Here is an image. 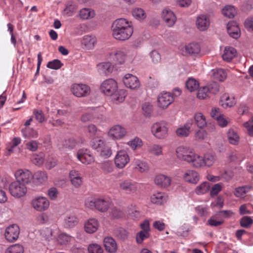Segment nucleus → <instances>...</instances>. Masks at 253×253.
I'll use <instances>...</instances> for the list:
<instances>
[{
	"instance_id": "nucleus-1",
	"label": "nucleus",
	"mask_w": 253,
	"mask_h": 253,
	"mask_svg": "<svg viewBox=\"0 0 253 253\" xmlns=\"http://www.w3.org/2000/svg\"><path fill=\"white\" fill-rule=\"evenodd\" d=\"M112 29L113 37L122 41L129 39L133 32L132 22L125 18H120L114 21Z\"/></svg>"
},
{
	"instance_id": "nucleus-2",
	"label": "nucleus",
	"mask_w": 253,
	"mask_h": 253,
	"mask_svg": "<svg viewBox=\"0 0 253 253\" xmlns=\"http://www.w3.org/2000/svg\"><path fill=\"white\" fill-rule=\"evenodd\" d=\"M152 134L158 139L166 138L169 134V125L166 121H162L154 123L151 128Z\"/></svg>"
},
{
	"instance_id": "nucleus-3",
	"label": "nucleus",
	"mask_w": 253,
	"mask_h": 253,
	"mask_svg": "<svg viewBox=\"0 0 253 253\" xmlns=\"http://www.w3.org/2000/svg\"><path fill=\"white\" fill-rule=\"evenodd\" d=\"M114 164L116 168L123 169L130 162V157L126 150L122 149L117 152L114 159Z\"/></svg>"
},
{
	"instance_id": "nucleus-4",
	"label": "nucleus",
	"mask_w": 253,
	"mask_h": 253,
	"mask_svg": "<svg viewBox=\"0 0 253 253\" xmlns=\"http://www.w3.org/2000/svg\"><path fill=\"white\" fill-rule=\"evenodd\" d=\"M10 194L15 198H21L24 196L27 192V188L25 184L15 181L11 183L9 186Z\"/></svg>"
},
{
	"instance_id": "nucleus-5",
	"label": "nucleus",
	"mask_w": 253,
	"mask_h": 253,
	"mask_svg": "<svg viewBox=\"0 0 253 253\" xmlns=\"http://www.w3.org/2000/svg\"><path fill=\"white\" fill-rule=\"evenodd\" d=\"M32 207L37 211L42 212L47 211L49 207L50 202L48 199L43 196H37L31 202Z\"/></svg>"
},
{
	"instance_id": "nucleus-6",
	"label": "nucleus",
	"mask_w": 253,
	"mask_h": 253,
	"mask_svg": "<svg viewBox=\"0 0 253 253\" xmlns=\"http://www.w3.org/2000/svg\"><path fill=\"white\" fill-rule=\"evenodd\" d=\"M118 87L117 82L113 79H109L101 83L100 89L105 95L111 96L117 90Z\"/></svg>"
},
{
	"instance_id": "nucleus-7",
	"label": "nucleus",
	"mask_w": 253,
	"mask_h": 253,
	"mask_svg": "<svg viewBox=\"0 0 253 253\" xmlns=\"http://www.w3.org/2000/svg\"><path fill=\"white\" fill-rule=\"evenodd\" d=\"M179 50L183 55H190L197 56L201 55V47L197 42H191L185 46H180Z\"/></svg>"
},
{
	"instance_id": "nucleus-8",
	"label": "nucleus",
	"mask_w": 253,
	"mask_h": 253,
	"mask_svg": "<svg viewBox=\"0 0 253 253\" xmlns=\"http://www.w3.org/2000/svg\"><path fill=\"white\" fill-rule=\"evenodd\" d=\"M73 94L77 97H84L88 96L90 93V88L84 84H74L71 86Z\"/></svg>"
},
{
	"instance_id": "nucleus-9",
	"label": "nucleus",
	"mask_w": 253,
	"mask_h": 253,
	"mask_svg": "<svg viewBox=\"0 0 253 253\" xmlns=\"http://www.w3.org/2000/svg\"><path fill=\"white\" fill-rule=\"evenodd\" d=\"M76 156L79 161L85 165L92 164L95 161L94 156L90 151L87 149H79Z\"/></svg>"
},
{
	"instance_id": "nucleus-10",
	"label": "nucleus",
	"mask_w": 253,
	"mask_h": 253,
	"mask_svg": "<svg viewBox=\"0 0 253 253\" xmlns=\"http://www.w3.org/2000/svg\"><path fill=\"white\" fill-rule=\"evenodd\" d=\"M125 85L132 90L138 89L140 85V82L137 77L131 74H126L123 79Z\"/></svg>"
},
{
	"instance_id": "nucleus-11",
	"label": "nucleus",
	"mask_w": 253,
	"mask_h": 253,
	"mask_svg": "<svg viewBox=\"0 0 253 253\" xmlns=\"http://www.w3.org/2000/svg\"><path fill=\"white\" fill-rule=\"evenodd\" d=\"M126 134V129L120 125L113 126L108 131V136L112 139L116 140L123 138Z\"/></svg>"
},
{
	"instance_id": "nucleus-12",
	"label": "nucleus",
	"mask_w": 253,
	"mask_h": 253,
	"mask_svg": "<svg viewBox=\"0 0 253 253\" xmlns=\"http://www.w3.org/2000/svg\"><path fill=\"white\" fill-rule=\"evenodd\" d=\"M16 181H19L22 183L28 184L30 182L33 178L32 172L27 169H19L15 173Z\"/></svg>"
},
{
	"instance_id": "nucleus-13",
	"label": "nucleus",
	"mask_w": 253,
	"mask_h": 253,
	"mask_svg": "<svg viewBox=\"0 0 253 253\" xmlns=\"http://www.w3.org/2000/svg\"><path fill=\"white\" fill-rule=\"evenodd\" d=\"M173 95L168 92L161 93L158 97V106L163 109L167 108L173 101Z\"/></svg>"
},
{
	"instance_id": "nucleus-14",
	"label": "nucleus",
	"mask_w": 253,
	"mask_h": 253,
	"mask_svg": "<svg viewBox=\"0 0 253 253\" xmlns=\"http://www.w3.org/2000/svg\"><path fill=\"white\" fill-rule=\"evenodd\" d=\"M19 232V228L17 225H11L5 229V238L8 242H14L18 238Z\"/></svg>"
},
{
	"instance_id": "nucleus-15",
	"label": "nucleus",
	"mask_w": 253,
	"mask_h": 253,
	"mask_svg": "<svg viewBox=\"0 0 253 253\" xmlns=\"http://www.w3.org/2000/svg\"><path fill=\"white\" fill-rule=\"evenodd\" d=\"M120 188L127 194L134 193L137 190V183L130 179H126L121 182Z\"/></svg>"
},
{
	"instance_id": "nucleus-16",
	"label": "nucleus",
	"mask_w": 253,
	"mask_h": 253,
	"mask_svg": "<svg viewBox=\"0 0 253 253\" xmlns=\"http://www.w3.org/2000/svg\"><path fill=\"white\" fill-rule=\"evenodd\" d=\"M69 177L71 184L75 188H79L83 184V178L79 171L76 169L70 170Z\"/></svg>"
},
{
	"instance_id": "nucleus-17",
	"label": "nucleus",
	"mask_w": 253,
	"mask_h": 253,
	"mask_svg": "<svg viewBox=\"0 0 253 253\" xmlns=\"http://www.w3.org/2000/svg\"><path fill=\"white\" fill-rule=\"evenodd\" d=\"M99 227L98 220L95 218H89L84 223V230L88 234H93L96 232Z\"/></svg>"
},
{
	"instance_id": "nucleus-18",
	"label": "nucleus",
	"mask_w": 253,
	"mask_h": 253,
	"mask_svg": "<svg viewBox=\"0 0 253 253\" xmlns=\"http://www.w3.org/2000/svg\"><path fill=\"white\" fill-rule=\"evenodd\" d=\"M236 103V100L234 96L229 93L222 94L220 99L219 104L224 109L231 108Z\"/></svg>"
},
{
	"instance_id": "nucleus-19",
	"label": "nucleus",
	"mask_w": 253,
	"mask_h": 253,
	"mask_svg": "<svg viewBox=\"0 0 253 253\" xmlns=\"http://www.w3.org/2000/svg\"><path fill=\"white\" fill-rule=\"evenodd\" d=\"M154 182L158 186L161 188H167L170 185L171 179L168 175L158 174L156 175Z\"/></svg>"
},
{
	"instance_id": "nucleus-20",
	"label": "nucleus",
	"mask_w": 253,
	"mask_h": 253,
	"mask_svg": "<svg viewBox=\"0 0 253 253\" xmlns=\"http://www.w3.org/2000/svg\"><path fill=\"white\" fill-rule=\"evenodd\" d=\"M134 169L141 173L147 172L149 170L148 163L139 159H134L132 162Z\"/></svg>"
},
{
	"instance_id": "nucleus-21",
	"label": "nucleus",
	"mask_w": 253,
	"mask_h": 253,
	"mask_svg": "<svg viewBox=\"0 0 253 253\" xmlns=\"http://www.w3.org/2000/svg\"><path fill=\"white\" fill-rule=\"evenodd\" d=\"M79 222V219L73 213H67L65 214L63 224L64 227L70 228L75 226Z\"/></svg>"
},
{
	"instance_id": "nucleus-22",
	"label": "nucleus",
	"mask_w": 253,
	"mask_h": 253,
	"mask_svg": "<svg viewBox=\"0 0 253 253\" xmlns=\"http://www.w3.org/2000/svg\"><path fill=\"white\" fill-rule=\"evenodd\" d=\"M111 202L107 198H97L96 210L101 212H106L110 208Z\"/></svg>"
},
{
	"instance_id": "nucleus-23",
	"label": "nucleus",
	"mask_w": 253,
	"mask_h": 253,
	"mask_svg": "<svg viewBox=\"0 0 253 253\" xmlns=\"http://www.w3.org/2000/svg\"><path fill=\"white\" fill-rule=\"evenodd\" d=\"M176 152L179 159L187 162L194 152L189 148L180 146L176 149Z\"/></svg>"
},
{
	"instance_id": "nucleus-24",
	"label": "nucleus",
	"mask_w": 253,
	"mask_h": 253,
	"mask_svg": "<svg viewBox=\"0 0 253 253\" xmlns=\"http://www.w3.org/2000/svg\"><path fill=\"white\" fill-rule=\"evenodd\" d=\"M227 30L229 35L234 39H237L240 36V29L235 21H232L228 23Z\"/></svg>"
},
{
	"instance_id": "nucleus-25",
	"label": "nucleus",
	"mask_w": 253,
	"mask_h": 253,
	"mask_svg": "<svg viewBox=\"0 0 253 253\" xmlns=\"http://www.w3.org/2000/svg\"><path fill=\"white\" fill-rule=\"evenodd\" d=\"M104 246L106 251L109 253H115L118 249L116 241L111 237L104 238Z\"/></svg>"
},
{
	"instance_id": "nucleus-26",
	"label": "nucleus",
	"mask_w": 253,
	"mask_h": 253,
	"mask_svg": "<svg viewBox=\"0 0 253 253\" xmlns=\"http://www.w3.org/2000/svg\"><path fill=\"white\" fill-rule=\"evenodd\" d=\"M210 24L208 16L202 14L197 18L196 25L197 28L200 31H205L209 27Z\"/></svg>"
},
{
	"instance_id": "nucleus-27",
	"label": "nucleus",
	"mask_w": 253,
	"mask_h": 253,
	"mask_svg": "<svg viewBox=\"0 0 253 253\" xmlns=\"http://www.w3.org/2000/svg\"><path fill=\"white\" fill-rule=\"evenodd\" d=\"M110 57L116 64H123L126 62L127 55L124 50H119L112 52L110 54Z\"/></svg>"
},
{
	"instance_id": "nucleus-28",
	"label": "nucleus",
	"mask_w": 253,
	"mask_h": 253,
	"mask_svg": "<svg viewBox=\"0 0 253 253\" xmlns=\"http://www.w3.org/2000/svg\"><path fill=\"white\" fill-rule=\"evenodd\" d=\"M183 179L186 182L196 184L199 181V174L194 170H187L183 176Z\"/></svg>"
},
{
	"instance_id": "nucleus-29",
	"label": "nucleus",
	"mask_w": 253,
	"mask_h": 253,
	"mask_svg": "<svg viewBox=\"0 0 253 253\" xmlns=\"http://www.w3.org/2000/svg\"><path fill=\"white\" fill-rule=\"evenodd\" d=\"M97 42L96 38L92 35H85L84 36L82 40V44L86 49L93 48Z\"/></svg>"
},
{
	"instance_id": "nucleus-30",
	"label": "nucleus",
	"mask_w": 253,
	"mask_h": 253,
	"mask_svg": "<svg viewBox=\"0 0 253 253\" xmlns=\"http://www.w3.org/2000/svg\"><path fill=\"white\" fill-rule=\"evenodd\" d=\"M237 54V52L235 48L231 46H226L222 56L224 61L230 62L236 56Z\"/></svg>"
},
{
	"instance_id": "nucleus-31",
	"label": "nucleus",
	"mask_w": 253,
	"mask_h": 253,
	"mask_svg": "<svg viewBox=\"0 0 253 253\" xmlns=\"http://www.w3.org/2000/svg\"><path fill=\"white\" fill-rule=\"evenodd\" d=\"M162 16L167 25L172 27L174 25V13L169 8H166L163 11Z\"/></svg>"
},
{
	"instance_id": "nucleus-32",
	"label": "nucleus",
	"mask_w": 253,
	"mask_h": 253,
	"mask_svg": "<svg viewBox=\"0 0 253 253\" xmlns=\"http://www.w3.org/2000/svg\"><path fill=\"white\" fill-rule=\"evenodd\" d=\"M187 162L196 168L204 167L203 157L196 154L194 152L193 153Z\"/></svg>"
},
{
	"instance_id": "nucleus-33",
	"label": "nucleus",
	"mask_w": 253,
	"mask_h": 253,
	"mask_svg": "<svg viewBox=\"0 0 253 253\" xmlns=\"http://www.w3.org/2000/svg\"><path fill=\"white\" fill-rule=\"evenodd\" d=\"M112 99L115 103H120L123 102L126 95L127 92L126 89H118L112 95Z\"/></svg>"
},
{
	"instance_id": "nucleus-34",
	"label": "nucleus",
	"mask_w": 253,
	"mask_h": 253,
	"mask_svg": "<svg viewBox=\"0 0 253 253\" xmlns=\"http://www.w3.org/2000/svg\"><path fill=\"white\" fill-rule=\"evenodd\" d=\"M167 196L162 192L154 193L151 196V202L157 205L164 204L167 201Z\"/></svg>"
},
{
	"instance_id": "nucleus-35",
	"label": "nucleus",
	"mask_w": 253,
	"mask_h": 253,
	"mask_svg": "<svg viewBox=\"0 0 253 253\" xmlns=\"http://www.w3.org/2000/svg\"><path fill=\"white\" fill-rule=\"evenodd\" d=\"M97 68L101 74L107 75L112 72L113 66L110 62H106L98 64Z\"/></svg>"
},
{
	"instance_id": "nucleus-36",
	"label": "nucleus",
	"mask_w": 253,
	"mask_h": 253,
	"mask_svg": "<svg viewBox=\"0 0 253 253\" xmlns=\"http://www.w3.org/2000/svg\"><path fill=\"white\" fill-rule=\"evenodd\" d=\"M204 167H211L212 166L216 161V156L212 153H207L203 157Z\"/></svg>"
},
{
	"instance_id": "nucleus-37",
	"label": "nucleus",
	"mask_w": 253,
	"mask_h": 253,
	"mask_svg": "<svg viewBox=\"0 0 253 253\" xmlns=\"http://www.w3.org/2000/svg\"><path fill=\"white\" fill-rule=\"evenodd\" d=\"M74 239L71 236L65 233H61L58 235L57 241L60 245H67L72 242Z\"/></svg>"
},
{
	"instance_id": "nucleus-38",
	"label": "nucleus",
	"mask_w": 253,
	"mask_h": 253,
	"mask_svg": "<svg viewBox=\"0 0 253 253\" xmlns=\"http://www.w3.org/2000/svg\"><path fill=\"white\" fill-rule=\"evenodd\" d=\"M192 125V122H187L183 126L178 128L176 131L178 136L180 137H187L188 136Z\"/></svg>"
},
{
	"instance_id": "nucleus-39",
	"label": "nucleus",
	"mask_w": 253,
	"mask_h": 253,
	"mask_svg": "<svg viewBox=\"0 0 253 253\" xmlns=\"http://www.w3.org/2000/svg\"><path fill=\"white\" fill-rule=\"evenodd\" d=\"M33 178L38 184H42L47 181L48 176L45 171H38L33 175Z\"/></svg>"
},
{
	"instance_id": "nucleus-40",
	"label": "nucleus",
	"mask_w": 253,
	"mask_h": 253,
	"mask_svg": "<svg viewBox=\"0 0 253 253\" xmlns=\"http://www.w3.org/2000/svg\"><path fill=\"white\" fill-rule=\"evenodd\" d=\"M31 160L34 164L38 167H41L44 162L45 155L42 152L38 154H34L32 155Z\"/></svg>"
},
{
	"instance_id": "nucleus-41",
	"label": "nucleus",
	"mask_w": 253,
	"mask_h": 253,
	"mask_svg": "<svg viewBox=\"0 0 253 253\" xmlns=\"http://www.w3.org/2000/svg\"><path fill=\"white\" fill-rule=\"evenodd\" d=\"M105 144L104 141L101 138L100 135L91 138L90 141L91 147L97 151H98Z\"/></svg>"
},
{
	"instance_id": "nucleus-42",
	"label": "nucleus",
	"mask_w": 253,
	"mask_h": 253,
	"mask_svg": "<svg viewBox=\"0 0 253 253\" xmlns=\"http://www.w3.org/2000/svg\"><path fill=\"white\" fill-rule=\"evenodd\" d=\"M79 16L83 20H87L93 18L95 16L94 10L88 8H84L80 10Z\"/></svg>"
},
{
	"instance_id": "nucleus-43",
	"label": "nucleus",
	"mask_w": 253,
	"mask_h": 253,
	"mask_svg": "<svg viewBox=\"0 0 253 253\" xmlns=\"http://www.w3.org/2000/svg\"><path fill=\"white\" fill-rule=\"evenodd\" d=\"M194 120L200 128H203L207 125V121L205 116L201 112H197L194 115Z\"/></svg>"
},
{
	"instance_id": "nucleus-44",
	"label": "nucleus",
	"mask_w": 253,
	"mask_h": 253,
	"mask_svg": "<svg viewBox=\"0 0 253 253\" xmlns=\"http://www.w3.org/2000/svg\"><path fill=\"white\" fill-rule=\"evenodd\" d=\"M21 133L25 138H36L38 137V132L33 128L26 127L21 129Z\"/></svg>"
},
{
	"instance_id": "nucleus-45",
	"label": "nucleus",
	"mask_w": 253,
	"mask_h": 253,
	"mask_svg": "<svg viewBox=\"0 0 253 253\" xmlns=\"http://www.w3.org/2000/svg\"><path fill=\"white\" fill-rule=\"evenodd\" d=\"M229 142L232 145H237L240 141V136L238 133L232 129H230L227 133Z\"/></svg>"
},
{
	"instance_id": "nucleus-46",
	"label": "nucleus",
	"mask_w": 253,
	"mask_h": 253,
	"mask_svg": "<svg viewBox=\"0 0 253 253\" xmlns=\"http://www.w3.org/2000/svg\"><path fill=\"white\" fill-rule=\"evenodd\" d=\"M212 77L214 79L223 82L227 77V74L225 70L222 69H217L212 70Z\"/></svg>"
},
{
	"instance_id": "nucleus-47",
	"label": "nucleus",
	"mask_w": 253,
	"mask_h": 253,
	"mask_svg": "<svg viewBox=\"0 0 253 253\" xmlns=\"http://www.w3.org/2000/svg\"><path fill=\"white\" fill-rule=\"evenodd\" d=\"M210 188V183L208 182H203L196 187L195 192L197 195H203L207 193Z\"/></svg>"
},
{
	"instance_id": "nucleus-48",
	"label": "nucleus",
	"mask_w": 253,
	"mask_h": 253,
	"mask_svg": "<svg viewBox=\"0 0 253 253\" xmlns=\"http://www.w3.org/2000/svg\"><path fill=\"white\" fill-rule=\"evenodd\" d=\"M96 112V109L88 108L87 111L82 116L81 121L83 122H86L93 120Z\"/></svg>"
},
{
	"instance_id": "nucleus-49",
	"label": "nucleus",
	"mask_w": 253,
	"mask_h": 253,
	"mask_svg": "<svg viewBox=\"0 0 253 253\" xmlns=\"http://www.w3.org/2000/svg\"><path fill=\"white\" fill-rule=\"evenodd\" d=\"M143 144V143L142 139L138 137H135L134 138L128 141L126 143L133 150L141 148Z\"/></svg>"
},
{
	"instance_id": "nucleus-50",
	"label": "nucleus",
	"mask_w": 253,
	"mask_h": 253,
	"mask_svg": "<svg viewBox=\"0 0 253 253\" xmlns=\"http://www.w3.org/2000/svg\"><path fill=\"white\" fill-rule=\"evenodd\" d=\"M132 15L135 19L139 21L144 20L146 17L144 10L141 8H134L132 11Z\"/></svg>"
},
{
	"instance_id": "nucleus-51",
	"label": "nucleus",
	"mask_w": 253,
	"mask_h": 253,
	"mask_svg": "<svg viewBox=\"0 0 253 253\" xmlns=\"http://www.w3.org/2000/svg\"><path fill=\"white\" fill-rule=\"evenodd\" d=\"M222 12L225 16L230 18H233L236 13L234 7L229 5H226L222 9Z\"/></svg>"
},
{
	"instance_id": "nucleus-52",
	"label": "nucleus",
	"mask_w": 253,
	"mask_h": 253,
	"mask_svg": "<svg viewBox=\"0 0 253 253\" xmlns=\"http://www.w3.org/2000/svg\"><path fill=\"white\" fill-rule=\"evenodd\" d=\"M97 198L88 197L84 201V207L85 209L94 211L96 210Z\"/></svg>"
},
{
	"instance_id": "nucleus-53",
	"label": "nucleus",
	"mask_w": 253,
	"mask_h": 253,
	"mask_svg": "<svg viewBox=\"0 0 253 253\" xmlns=\"http://www.w3.org/2000/svg\"><path fill=\"white\" fill-rule=\"evenodd\" d=\"M97 152L99 153L101 157L105 159L109 158L112 154L111 147L106 144Z\"/></svg>"
},
{
	"instance_id": "nucleus-54",
	"label": "nucleus",
	"mask_w": 253,
	"mask_h": 253,
	"mask_svg": "<svg viewBox=\"0 0 253 253\" xmlns=\"http://www.w3.org/2000/svg\"><path fill=\"white\" fill-rule=\"evenodd\" d=\"M142 111L143 114L145 117H149L153 111V105L149 102H145L142 105Z\"/></svg>"
},
{
	"instance_id": "nucleus-55",
	"label": "nucleus",
	"mask_w": 253,
	"mask_h": 253,
	"mask_svg": "<svg viewBox=\"0 0 253 253\" xmlns=\"http://www.w3.org/2000/svg\"><path fill=\"white\" fill-rule=\"evenodd\" d=\"M87 132L92 138L100 135L101 132V131L98 130L97 127L93 124H90L87 126Z\"/></svg>"
},
{
	"instance_id": "nucleus-56",
	"label": "nucleus",
	"mask_w": 253,
	"mask_h": 253,
	"mask_svg": "<svg viewBox=\"0 0 253 253\" xmlns=\"http://www.w3.org/2000/svg\"><path fill=\"white\" fill-rule=\"evenodd\" d=\"M208 89L206 86L200 87L197 91V97L200 99H206L210 97Z\"/></svg>"
},
{
	"instance_id": "nucleus-57",
	"label": "nucleus",
	"mask_w": 253,
	"mask_h": 253,
	"mask_svg": "<svg viewBox=\"0 0 253 253\" xmlns=\"http://www.w3.org/2000/svg\"><path fill=\"white\" fill-rule=\"evenodd\" d=\"M199 85L198 82L192 78L189 79L186 83L187 88L191 92L197 89Z\"/></svg>"
},
{
	"instance_id": "nucleus-58",
	"label": "nucleus",
	"mask_w": 253,
	"mask_h": 253,
	"mask_svg": "<svg viewBox=\"0 0 253 253\" xmlns=\"http://www.w3.org/2000/svg\"><path fill=\"white\" fill-rule=\"evenodd\" d=\"M149 151L156 156L162 155L163 154L162 146L157 144H153L149 146Z\"/></svg>"
},
{
	"instance_id": "nucleus-59",
	"label": "nucleus",
	"mask_w": 253,
	"mask_h": 253,
	"mask_svg": "<svg viewBox=\"0 0 253 253\" xmlns=\"http://www.w3.org/2000/svg\"><path fill=\"white\" fill-rule=\"evenodd\" d=\"M23 247L19 244L11 246L6 250L5 253H23Z\"/></svg>"
},
{
	"instance_id": "nucleus-60",
	"label": "nucleus",
	"mask_w": 253,
	"mask_h": 253,
	"mask_svg": "<svg viewBox=\"0 0 253 253\" xmlns=\"http://www.w3.org/2000/svg\"><path fill=\"white\" fill-rule=\"evenodd\" d=\"M79 142L73 138H70L65 140L63 146L70 149H72L78 145Z\"/></svg>"
},
{
	"instance_id": "nucleus-61",
	"label": "nucleus",
	"mask_w": 253,
	"mask_h": 253,
	"mask_svg": "<svg viewBox=\"0 0 253 253\" xmlns=\"http://www.w3.org/2000/svg\"><path fill=\"white\" fill-rule=\"evenodd\" d=\"M101 169L104 173H110L114 171V167L111 162L106 161L102 164Z\"/></svg>"
},
{
	"instance_id": "nucleus-62",
	"label": "nucleus",
	"mask_w": 253,
	"mask_h": 253,
	"mask_svg": "<svg viewBox=\"0 0 253 253\" xmlns=\"http://www.w3.org/2000/svg\"><path fill=\"white\" fill-rule=\"evenodd\" d=\"M89 253H103V250L101 246L97 244H91L88 247Z\"/></svg>"
},
{
	"instance_id": "nucleus-63",
	"label": "nucleus",
	"mask_w": 253,
	"mask_h": 253,
	"mask_svg": "<svg viewBox=\"0 0 253 253\" xmlns=\"http://www.w3.org/2000/svg\"><path fill=\"white\" fill-rule=\"evenodd\" d=\"M243 126L246 128L248 134L253 137V116L248 121L245 122Z\"/></svg>"
},
{
	"instance_id": "nucleus-64",
	"label": "nucleus",
	"mask_w": 253,
	"mask_h": 253,
	"mask_svg": "<svg viewBox=\"0 0 253 253\" xmlns=\"http://www.w3.org/2000/svg\"><path fill=\"white\" fill-rule=\"evenodd\" d=\"M234 214L233 212L231 210H223L218 212L216 214L217 218L222 219L223 218H229Z\"/></svg>"
}]
</instances>
